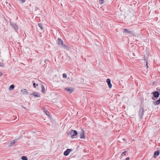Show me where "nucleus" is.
I'll list each match as a JSON object with an SVG mask.
<instances>
[{"label": "nucleus", "mask_w": 160, "mask_h": 160, "mask_svg": "<svg viewBox=\"0 0 160 160\" xmlns=\"http://www.w3.org/2000/svg\"><path fill=\"white\" fill-rule=\"evenodd\" d=\"M68 135L71 136L72 138H75V136L78 134V132L76 130H73L72 129H68L67 131Z\"/></svg>", "instance_id": "obj_1"}, {"label": "nucleus", "mask_w": 160, "mask_h": 160, "mask_svg": "<svg viewBox=\"0 0 160 160\" xmlns=\"http://www.w3.org/2000/svg\"><path fill=\"white\" fill-rule=\"evenodd\" d=\"M143 113L144 109L143 108H141L140 109L139 112V115L140 119H142V118Z\"/></svg>", "instance_id": "obj_2"}, {"label": "nucleus", "mask_w": 160, "mask_h": 160, "mask_svg": "<svg viewBox=\"0 0 160 160\" xmlns=\"http://www.w3.org/2000/svg\"><path fill=\"white\" fill-rule=\"evenodd\" d=\"M152 94L153 95V97L157 98L159 97L160 95L158 91L154 92H152Z\"/></svg>", "instance_id": "obj_3"}, {"label": "nucleus", "mask_w": 160, "mask_h": 160, "mask_svg": "<svg viewBox=\"0 0 160 160\" xmlns=\"http://www.w3.org/2000/svg\"><path fill=\"white\" fill-rule=\"evenodd\" d=\"M80 138L81 139H84L85 138V135H84V132L83 129H82L81 130V132L80 133Z\"/></svg>", "instance_id": "obj_4"}, {"label": "nucleus", "mask_w": 160, "mask_h": 160, "mask_svg": "<svg viewBox=\"0 0 160 160\" xmlns=\"http://www.w3.org/2000/svg\"><path fill=\"white\" fill-rule=\"evenodd\" d=\"M11 25L13 28H14L15 29V31H17L18 30V26L16 23H11Z\"/></svg>", "instance_id": "obj_5"}, {"label": "nucleus", "mask_w": 160, "mask_h": 160, "mask_svg": "<svg viewBox=\"0 0 160 160\" xmlns=\"http://www.w3.org/2000/svg\"><path fill=\"white\" fill-rule=\"evenodd\" d=\"M71 151V149H68L64 152V155L65 156H67L68 155L70 152Z\"/></svg>", "instance_id": "obj_6"}, {"label": "nucleus", "mask_w": 160, "mask_h": 160, "mask_svg": "<svg viewBox=\"0 0 160 160\" xmlns=\"http://www.w3.org/2000/svg\"><path fill=\"white\" fill-rule=\"evenodd\" d=\"M57 43L59 46L63 45V42L62 40L60 38L58 39Z\"/></svg>", "instance_id": "obj_7"}, {"label": "nucleus", "mask_w": 160, "mask_h": 160, "mask_svg": "<svg viewBox=\"0 0 160 160\" xmlns=\"http://www.w3.org/2000/svg\"><path fill=\"white\" fill-rule=\"evenodd\" d=\"M160 152L158 150H157L156 151L154 154V157L155 158H156L158 156Z\"/></svg>", "instance_id": "obj_8"}, {"label": "nucleus", "mask_w": 160, "mask_h": 160, "mask_svg": "<svg viewBox=\"0 0 160 160\" xmlns=\"http://www.w3.org/2000/svg\"><path fill=\"white\" fill-rule=\"evenodd\" d=\"M65 90L70 93H72L74 90V89L72 88H65Z\"/></svg>", "instance_id": "obj_9"}, {"label": "nucleus", "mask_w": 160, "mask_h": 160, "mask_svg": "<svg viewBox=\"0 0 160 160\" xmlns=\"http://www.w3.org/2000/svg\"><path fill=\"white\" fill-rule=\"evenodd\" d=\"M31 94L33 95L34 96L37 98H39L40 97V95L39 93H38L35 92H33Z\"/></svg>", "instance_id": "obj_10"}, {"label": "nucleus", "mask_w": 160, "mask_h": 160, "mask_svg": "<svg viewBox=\"0 0 160 160\" xmlns=\"http://www.w3.org/2000/svg\"><path fill=\"white\" fill-rule=\"evenodd\" d=\"M17 139H15L14 140H13L10 143V144L9 146H12L17 141Z\"/></svg>", "instance_id": "obj_11"}, {"label": "nucleus", "mask_w": 160, "mask_h": 160, "mask_svg": "<svg viewBox=\"0 0 160 160\" xmlns=\"http://www.w3.org/2000/svg\"><path fill=\"white\" fill-rule=\"evenodd\" d=\"M123 33H130L132 32V31H130L127 29H124L123 30Z\"/></svg>", "instance_id": "obj_12"}, {"label": "nucleus", "mask_w": 160, "mask_h": 160, "mask_svg": "<svg viewBox=\"0 0 160 160\" xmlns=\"http://www.w3.org/2000/svg\"><path fill=\"white\" fill-rule=\"evenodd\" d=\"M160 103V98L155 102H153V103L155 105H159Z\"/></svg>", "instance_id": "obj_13"}, {"label": "nucleus", "mask_w": 160, "mask_h": 160, "mask_svg": "<svg viewBox=\"0 0 160 160\" xmlns=\"http://www.w3.org/2000/svg\"><path fill=\"white\" fill-rule=\"evenodd\" d=\"M21 91L22 92V94H27L28 93L27 90L26 89H23Z\"/></svg>", "instance_id": "obj_14"}, {"label": "nucleus", "mask_w": 160, "mask_h": 160, "mask_svg": "<svg viewBox=\"0 0 160 160\" xmlns=\"http://www.w3.org/2000/svg\"><path fill=\"white\" fill-rule=\"evenodd\" d=\"M41 92H42L45 93V89L44 86L43 85H41Z\"/></svg>", "instance_id": "obj_15"}, {"label": "nucleus", "mask_w": 160, "mask_h": 160, "mask_svg": "<svg viewBox=\"0 0 160 160\" xmlns=\"http://www.w3.org/2000/svg\"><path fill=\"white\" fill-rule=\"evenodd\" d=\"M38 26L42 30H43V26L42 24L38 23Z\"/></svg>", "instance_id": "obj_16"}, {"label": "nucleus", "mask_w": 160, "mask_h": 160, "mask_svg": "<svg viewBox=\"0 0 160 160\" xmlns=\"http://www.w3.org/2000/svg\"><path fill=\"white\" fill-rule=\"evenodd\" d=\"M21 159L22 160H28L27 157L26 156H23L22 157Z\"/></svg>", "instance_id": "obj_17"}, {"label": "nucleus", "mask_w": 160, "mask_h": 160, "mask_svg": "<svg viewBox=\"0 0 160 160\" xmlns=\"http://www.w3.org/2000/svg\"><path fill=\"white\" fill-rule=\"evenodd\" d=\"M14 87V85L12 84L10 86L9 89H13Z\"/></svg>", "instance_id": "obj_18"}, {"label": "nucleus", "mask_w": 160, "mask_h": 160, "mask_svg": "<svg viewBox=\"0 0 160 160\" xmlns=\"http://www.w3.org/2000/svg\"><path fill=\"white\" fill-rule=\"evenodd\" d=\"M127 153V151H125L123 152L121 154V156L122 157H123L126 155V154Z\"/></svg>", "instance_id": "obj_19"}, {"label": "nucleus", "mask_w": 160, "mask_h": 160, "mask_svg": "<svg viewBox=\"0 0 160 160\" xmlns=\"http://www.w3.org/2000/svg\"><path fill=\"white\" fill-rule=\"evenodd\" d=\"M61 46H62L63 47H64L65 48H66L67 49L68 48V46L66 45H65L63 44V45H62Z\"/></svg>", "instance_id": "obj_20"}, {"label": "nucleus", "mask_w": 160, "mask_h": 160, "mask_svg": "<svg viewBox=\"0 0 160 160\" xmlns=\"http://www.w3.org/2000/svg\"><path fill=\"white\" fill-rule=\"evenodd\" d=\"M108 83V84L111 83V80L110 79H108L106 81Z\"/></svg>", "instance_id": "obj_21"}, {"label": "nucleus", "mask_w": 160, "mask_h": 160, "mask_svg": "<svg viewBox=\"0 0 160 160\" xmlns=\"http://www.w3.org/2000/svg\"><path fill=\"white\" fill-rule=\"evenodd\" d=\"M108 87L110 88H111L112 87V84L111 83L108 84Z\"/></svg>", "instance_id": "obj_22"}, {"label": "nucleus", "mask_w": 160, "mask_h": 160, "mask_svg": "<svg viewBox=\"0 0 160 160\" xmlns=\"http://www.w3.org/2000/svg\"><path fill=\"white\" fill-rule=\"evenodd\" d=\"M62 76H63V78H66L67 77V75L65 73H63V74Z\"/></svg>", "instance_id": "obj_23"}, {"label": "nucleus", "mask_w": 160, "mask_h": 160, "mask_svg": "<svg viewBox=\"0 0 160 160\" xmlns=\"http://www.w3.org/2000/svg\"><path fill=\"white\" fill-rule=\"evenodd\" d=\"M4 64L3 63L0 62V66L2 67H4Z\"/></svg>", "instance_id": "obj_24"}, {"label": "nucleus", "mask_w": 160, "mask_h": 160, "mask_svg": "<svg viewBox=\"0 0 160 160\" xmlns=\"http://www.w3.org/2000/svg\"><path fill=\"white\" fill-rule=\"evenodd\" d=\"M45 112L46 113V114L47 115H48V114H49V112L46 110V111H45Z\"/></svg>", "instance_id": "obj_25"}, {"label": "nucleus", "mask_w": 160, "mask_h": 160, "mask_svg": "<svg viewBox=\"0 0 160 160\" xmlns=\"http://www.w3.org/2000/svg\"><path fill=\"white\" fill-rule=\"evenodd\" d=\"M157 90H158V92L159 93H160V88H156Z\"/></svg>", "instance_id": "obj_26"}, {"label": "nucleus", "mask_w": 160, "mask_h": 160, "mask_svg": "<svg viewBox=\"0 0 160 160\" xmlns=\"http://www.w3.org/2000/svg\"><path fill=\"white\" fill-rule=\"evenodd\" d=\"M104 0H99V3H100V4H102L103 3V1Z\"/></svg>", "instance_id": "obj_27"}, {"label": "nucleus", "mask_w": 160, "mask_h": 160, "mask_svg": "<svg viewBox=\"0 0 160 160\" xmlns=\"http://www.w3.org/2000/svg\"><path fill=\"white\" fill-rule=\"evenodd\" d=\"M20 1V2L22 3L23 2H25V0H19Z\"/></svg>", "instance_id": "obj_28"}, {"label": "nucleus", "mask_w": 160, "mask_h": 160, "mask_svg": "<svg viewBox=\"0 0 160 160\" xmlns=\"http://www.w3.org/2000/svg\"><path fill=\"white\" fill-rule=\"evenodd\" d=\"M33 85L34 88H35L36 87V84L35 83H33Z\"/></svg>", "instance_id": "obj_29"}, {"label": "nucleus", "mask_w": 160, "mask_h": 160, "mask_svg": "<svg viewBox=\"0 0 160 160\" xmlns=\"http://www.w3.org/2000/svg\"><path fill=\"white\" fill-rule=\"evenodd\" d=\"M2 75V73L0 71V77H1Z\"/></svg>", "instance_id": "obj_30"}, {"label": "nucleus", "mask_w": 160, "mask_h": 160, "mask_svg": "<svg viewBox=\"0 0 160 160\" xmlns=\"http://www.w3.org/2000/svg\"><path fill=\"white\" fill-rule=\"evenodd\" d=\"M130 158L129 157H127L126 158L125 160H129Z\"/></svg>", "instance_id": "obj_31"}, {"label": "nucleus", "mask_w": 160, "mask_h": 160, "mask_svg": "<svg viewBox=\"0 0 160 160\" xmlns=\"http://www.w3.org/2000/svg\"><path fill=\"white\" fill-rule=\"evenodd\" d=\"M23 108H24V109H26V108L24 107L23 106H21Z\"/></svg>", "instance_id": "obj_32"}, {"label": "nucleus", "mask_w": 160, "mask_h": 160, "mask_svg": "<svg viewBox=\"0 0 160 160\" xmlns=\"http://www.w3.org/2000/svg\"><path fill=\"white\" fill-rule=\"evenodd\" d=\"M154 97H152V100H155V98H154Z\"/></svg>", "instance_id": "obj_33"}, {"label": "nucleus", "mask_w": 160, "mask_h": 160, "mask_svg": "<svg viewBox=\"0 0 160 160\" xmlns=\"http://www.w3.org/2000/svg\"><path fill=\"white\" fill-rule=\"evenodd\" d=\"M47 60H46H46H45V61H44V62H46V61H47Z\"/></svg>", "instance_id": "obj_34"}, {"label": "nucleus", "mask_w": 160, "mask_h": 160, "mask_svg": "<svg viewBox=\"0 0 160 160\" xmlns=\"http://www.w3.org/2000/svg\"><path fill=\"white\" fill-rule=\"evenodd\" d=\"M147 66H148V64L147 63L146 64Z\"/></svg>", "instance_id": "obj_35"}, {"label": "nucleus", "mask_w": 160, "mask_h": 160, "mask_svg": "<svg viewBox=\"0 0 160 160\" xmlns=\"http://www.w3.org/2000/svg\"><path fill=\"white\" fill-rule=\"evenodd\" d=\"M37 86H38V84H36Z\"/></svg>", "instance_id": "obj_36"}]
</instances>
